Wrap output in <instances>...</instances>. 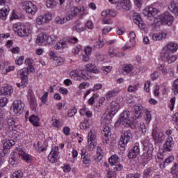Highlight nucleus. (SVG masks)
Masks as SVG:
<instances>
[{"instance_id": "f257e3e1", "label": "nucleus", "mask_w": 178, "mask_h": 178, "mask_svg": "<svg viewBox=\"0 0 178 178\" xmlns=\"http://www.w3.org/2000/svg\"><path fill=\"white\" fill-rule=\"evenodd\" d=\"M134 122V117L131 116L130 111H124L120 115V118L115 122V126H120V124L124 127H131Z\"/></svg>"}, {"instance_id": "f03ea898", "label": "nucleus", "mask_w": 178, "mask_h": 178, "mask_svg": "<svg viewBox=\"0 0 178 178\" xmlns=\"http://www.w3.org/2000/svg\"><path fill=\"white\" fill-rule=\"evenodd\" d=\"M143 14L149 20H153L156 24H158V20L161 15L158 8L152 6H147L143 10Z\"/></svg>"}, {"instance_id": "7ed1b4c3", "label": "nucleus", "mask_w": 178, "mask_h": 178, "mask_svg": "<svg viewBox=\"0 0 178 178\" xmlns=\"http://www.w3.org/2000/svg\"><path fill=\"white\" fill-rule=\"evenodd\" d=\"M13 29L19 37H29L31 34V26L29 24H14Z\"/></svg>"}, {"instance_id": "20e7f679", "label": "nucleus", "mask_w": 178, "mask_h": 178, "mask_svg": "<svg viewBox=\"0 0 178 178\" xmlns=\"http://www.w3.org/2000/svg\"><path fill=\"white\" fill-rule=\"evenodd\" d=\"M83 15H86V8H79L77 6H74L67 11L65 15L67 20H72L74 17H77V16L79 17H83Z\"/></svg>"}, {"instance_id": "39448f33", "label": "nucleus", "mask_w": 178, "mask_h": 178, "mask_svg": "<svg viewBox=\"0 0 178 178\" xmlns=\"http://www.w3.org/2000/svg\"><path fill=\"white\" fill-rule=\"evenodd\" d=\"M143 145L144 147L145 153H143V158L145 162H149L152 159V152L154 151V145L150 143L148 140H145L143 142Z\"/></svg>"}, {"instance_id": "423d86ee", "label": "nucleus", "mask_w": 178, "mask_h": 178, "mask_svg": "<svg viewBox=\"0 0 178 178\" xmlns=\"http://www.w3.org/2000/svg\"><path fill=\"white\" fill-rule=\"evenodd\" d=\"M77 42H79L77 38L70 36L58 42L55 45V48L56 49H64V48H67L70 44H77Z\"/></svg>"}, {"instance_id": "0eeeda50", "label": "nucleus", "mask_w": 178, "mask_h": 178, "mask_svg": "<svg viewBox=\"0 0 178 178\" xmlns=\"http://www.w3.org/2000/svg\"><path fill=\"white\" fill-rule=\"evenodd\" d=\"M133 138V134L131 131L128 130L122 134L120 142L118 143V148L121 151H124L126 149V146L129 144L130 140Z\"/></svg>"}, {"instance_id": "6e6552de", "label": "nucleus", "mask_w": 178, "mask_h": 178, "mask_svg": "<svg viewBox=\"0 0 178 178\" xmlns=\"http://www.w3.org/2000/svg\"><path fill=\"white\" fill-rule=\"evenodd\" d=\"M152 137L156 144H162L165 141V134H163L156 126H153Z\"/></svg>"}, {"instance_id": "1a4fd4ad", "label": "nucleus", "mask_w": 178, "mask_h": 178, "mask_svg": "<svg viewBox=\"0 0 178 178\" xmlns=\"http://www.w3.org/2000/svg\"><path fill=\"white\" fill-rule=\"evenodd\" d=\"M174 20L173 15L169 13V12H165L159 15V19L157 20V24L167 23L168 26H172Z\"/></svg>"}, {"instance_id": "9d476101", "label": "nucleus", "mask_w": 178, "mask_h": 178, "mask_svg": "<svg viewBox=\"0 0 178 178\" xmlns=\"http://www.w3.org/2000/svg\"><path fill=\"white\" fill-rule=\"evenodd\" d=\"M70 76L74 80L81 81V80H87L88 75L86 74V71L82 70H75L70 72Z\"/></svg>"}, {"instance_id": "9b49d317", "label": "nucleus", "mask_w": 178, "mask_h": 178, "mask_svg": "<svg viewBox=\"0 0 178 178\" xmlns=\"http://www.w3.org/2000/svg\"><path fill=\"white\" fill-rule=\"evenodd\" d=\"M108 161L111 166H113L114 170L120 171L123 169V165L120 164V159L119 158V156L116 154L112 155L109 158Z\"/></svg>"}, {"instance_id": "f8f14e48", "label": "nucleus", "mask_w": 178, "mask_h": 178, "mask_svg": "<svg viewBox=\"0 0 178 178\" xmlns=\"http://www.w3.org/2000/svg\"><path fill=\"white\" fill-rule=\"evenodd\" d=\"M22 9L25 10L26 13H29L30 15H34L37 13L38 8L37 6L33 3L31 1H25L22 4Z\"/></svg>"}, {"instance_id": "ddd939ff", "label": "nucleus", "mask_w": 178, "mask_h": 178, "mask_svg": "<svg viewBox=\"0 0 178 178\" xmlns=\"http://www.w3.org/2000/svg\"><path fill=\"white\" fill-rule=\"evenodd\" d=\"M82 72H85L86 74H87V80L90 79V73H94L95 74H99L101 72L99 68H97L95 65L92 63H88L85 65V69L82 70Z\"/></svg>"}, {"instance_id": "4468645a", "label": "nucleus", "mask_w": 178, "mask_h": 178, "mask_svg": "<svg viewBox=\"0 0 178 178\" xmlns=\"http://www.w3.org/2000/svg\"><path fill=\"white\" fill-rule=\"evenodd\" d=\"M52 20V15L49 13L38 16L35 19V23L38 26H44Z\"/></svg>"}, {"instance_id": "2eb2a0df", "label": "nucleus", "mask_w": 178, "mask_h": 178, "mask_svg": "<svg viewBox=\"0 0 178 178\" xmlns=\"http://www.w3.org/2000/svg\"><path fill=\"white\" fill-rule=\"evenodd\" d=\"M24 102L22 100H15L13 103V108L15 115H22L24 111Z\"/></svg>"}, {"instance_id": "dca6fc26", "label": "nucleus", "mask_w": 178, "mask_h": 178, "mask_svg": "<svg viewBox=\"0 0 178 178\" xmlns=\"http://www.w3.org/2000/svg\"><path fill=\"white\" fill-rule=\"evenodd\" d=\"M48 159L52 163H56L59 159V147H53L50 154L48 156Z\"/></svg>"}, {"instance_id": "f3484780", "label": "nucleus", "mask_w": 178, "mask_h": 178, "mask_svg": "<svg viewBox=\"0 0 178 178\" xmlns=\"http://www.w3.org/2000/svg\"><path fill=\"white\" fill-rule=\"evenodd\" d=\"M174 145L175 140H173V138L172 136H168L163 145V149L165 152H170V151L173 149Z\"/></svg>"}, {"instance_id": "a211bd4d", "label": "nucleus", "mask_w": 178, "mask_h": 178, "mask_svg": "<svg viewBox=\"0 0 178 178\" xmlns=\"http://www.w3.org/2000/svg\"><path fill=\"white\" fill-rule=\"evenodd\" d=\"M161 58L163 62H168V63H174L177 60L176 56L170 54L169 52H163Z\"/></svg>"}, {"instance_id": "6ab92c4d", "label": "nucleus", "mask_w": 178, "mask_h": 178, "mask_svg": "<svg viewBox=\"0 0 178 178\" xmlns=\"http://www.w3.org/2000/svg\"><path fill=\"white\" fill-rule=\"evenodd\" d=\"M133 20L134 23H135V24H137L140 30H144V29H145V24H144V21L143 20V19H141V16H140V14L137 13H134Z\"/></svg>"}, {"instance_id": "aec40b11", "label": "nucleus", "mask_w": 178, "mask_h": 178, "mask_svg": "<svg viewBox=\"0 0 178 178\" xmlns=\"http://www.w3.org/2000/svg\"><path fill=\"white\" fill-rule=\"evenodd\" d=\"M178 49V44L177 43H175L173 42H170L166 44V45L163 47V52H172V54H175V52H177Z\"/></svg>"}, {"instance_id": "412c9836", "label": "nucleus", "mask_w": 178, "mask_h": 178, "mask_svg": "<svg viewBox=\"0 0 178 178\" xmlns=\"http://www.w3.org/2000/svg\"><path fill=\"white\" fill-rule=\"evenodd\" d=\"M103 144L106 145L109 143V136H111V128L108 126L105 127L102 131Z\"/></svg>"}, {"instance_id": "4be33fe9", "label": "nucleus", "mask_w": 178, "mask_h": 178, "mask_svg": "<svg viewBox=\"0 0 178 178\" xmlns=\"http://www.w3.org/2000/svg\"><path fill=\"white\" fill-rule=\"evenodd\" d=\"M131 8V3H130V0H123L117 3V9H118V10H120V9H123V10H130Z\"/></svg>"}, {"instance_id": "5701e85b", "label": "nucleus", "mask_w": 178, "mask_h": 178, "mask_svg": "<svg viewBox=\"0 0 178 178\" xmlns=\"http://www.w3.org/2000/svg\"><path fill=\"white\" fill-rule=\"evenodd\" d=\"M140 154V146L134 145L133 148L129 151L128 154V157L130 159H134V158H137L138 155Z\"/></svg>"}, {"instance_id": "b1692460", "label": "nucleus", "mask_w": 178, "mask_h": 178, "mask_svg": "<svg viewBox=\"0 0 178 178\" xmlns=\"http://www.w3.org/2000/svg\"><path fill=\"white\" fill-rule=\"evenodd\" d=\"M13 93V88L10 86H6L1 88L0 95H12Z\"/></svg>"}, {"instance_id": "393cba45", "label": "nucleus", "mask_w": 178, "mask_h": 178, "mask_svg": "<svg viewBox=\"0 0 178 178\" xmlns=\"http://www.w3.org/2000/svg\"><path fill=\"white\" fill-rule=\"evenodd\" d=\"M49 55H50L51 58L52 59H54V60H56L57 62V65L58 66H60V65H63V63H65V59H63V58L56 55V54H55V52L51 51L49 53Z\"/></svg>"}, {"instance_id": "a878e982", "label": "nucleus", "mask_w": 178, "mask_h": 178, "mask_svg": "<svg viewBox=\"0 0 178 178\" xmlns=\"http://www.w3.org/2000/svg\"><path fill=\"white\" fill-rule=\"evenodd\" d=\"M168 9L174 13L176 16H178V4L175 1H171L168 6Z\"/></svg>"}, {"instance_id": "bb28decb", "label": "nucleus", "mask_w": 178, "mask_h": 178, "mask_svg": "<svg viewBox=\"0 0 178 178\" xmlns=\"http://www.w3.org/2000/svg\"><path fill=\"white\" fill-rule=\"evenodd\" d=\"M134 110V116L136 119H138L143 113V106L135 105L133 107Z\"/></svg>"}, {"instance_id": "cd10ccee", "label": "nucleus", "mask_w": 178, "mask_h": 178, "mask_svg": "<svg viewBox=\"0 0 178 178\" xmlns=\"http://www.w3.org/2000/svg\"><path fill=\"white\" fill-rule=\"evenodd\" d=\"M46 40L47 34H45L44 33H40L36 39V43L38 45H42V44H45Z\"/></svg>"}, {"instance_id": "c85d7f7f", "label": "nucleus", "mask_w": 178, "mask_h": 178, "mask_svg": "<svg viewBox=\"0 0 178 178\" xmlns=\"http://www.w3.org/2000/svg\"><path fill=\"white\" fill-rule=\"evenodd\" d=\"M167 35L166 33H154L152 35V40L154 41H161V40H165Z\"/></svg>"}, {"instance_id": "c756f323", "label": "nucleus", "mask_w": 178, "mask_h": 178, "mask_svg": "<svg viewBox=\"0 0 178 178\" xmlns=\"http://www.w3.org/2000/svg\"><path fill=\"white\" fill-rule=\"evenodd\" d=\"M29 122L35 127L40 126V118L35 115H32L29 117Z\"/></svg>"}, {"instance_id": "7c9ffc66", "label": "nucleus", "mask_w": 178, "mask_h": 178, "mask_svg": "<svg viewBox=\"0 0 178 178\" xmlns=\"http://www.w3.org/2000/svg\"><path fill=\"white\" fill-rule=\"evenodd\" d=\"M120 108V106L119 105V103L116 101H113L111 103V110L113 115L119 111Z\"/></svg>"}, {"instance_id": "2f4dec72", "label": "nucleus", "mask_w": 178, "mask_h": 178, "mask_svg": "<svg viewBox=\"0 0 178 178\" xmlns=\"http://www.w3.org/2000/svg\"><path fill=\"white\" fill-rule=\"evenodd\" d=\"M94 159L97 163L102 161V149L99 146H97V155L94 156Z\"/></svg>"}, {"instance_id": "473e14b6", "label": "nucleus", "mask_w": 178, "mask_h": 178, "mask_svg": "<svg viewBox=\"0 0 178 178\" xmlns=\"http://www.w3.org/2000/svg\"><path fill=\"white\" fill-rule=\"evenodd\" d=\"M33 60V59L31 58H26L25 60V63L26 65H27V67L26 68V70H28V74L29 73H33V72H34V67L33 66V65H31V61Z\"/></svg>"}, {"instance_id": "72a5a7b5", "label": "nucleus", "mask_w": 178, "mask_h": 178, "mask_svg": "<svg viewBox=\"0 0 178 178\" xmlns=\"http://www.w3.org/2000/svg\"><path fill=\"white\" fill-rule=\"evenodd\" d=\"M30 106L33 111H35V109H37V100L35 99V97L34 95L30 96Z\"/></svg>"}, {"instance_id": "f704fd0d", "label": "nucleus", "mask_w": 178, "mask_h": 178, "mask_svg": "<svg viewBox=\"0 0 178 178\" xmlns=\"http://www.w3.org/2000/svg\"><path fill=\"white\" fill-rule=\"evenodd\" d=\"M8 15H9V9L3 8L0 10V19H1V20H6Z\"/></svg>"}, {"instance_id": "c9c22d12", "label": "nucleus", "mask_w": 178, "mask_h": 178, "mask_svg": "<svg viewBox=\"0 0 178 178\" xmlns=\"http://www.w3.org/2000/svg\"><path fill=\"white\" fill-rule=\"evenodd\" d=\"M18 77L20 79H24L26 78L29 76L28 70L26 68H23L20 70L17 73Z\"/></svg>"}, {"instance_id": "e433bc0d", "label": "nucleus", "mask_w": 178, "mask_h": 178, "mask_svg": "<svg viewBox=\"0 0 178 178\" xmlns=\"http://www.w3.org/2000/svg\"><path fill=\"white\" fill-rule=\"evenodd\" d=\"M15 144H16V142H15V140H8L7 141H6L3 143V147L6 149H10V148H12V147H13V145H15Z\"/></svg>"}, {"instance_id": "4c0bfd02", "label": "nucleus", "mask_w": 178, "mask_h": 178, "mask_svg": "<svg viewBox=\"0 0 178 178\" xmlns=\"http://www.w3.org/2000/svg\"><path fill=\"white\" fill-rule=\"evenodd\" d=\"M95 140H97V133L95 131H90L88 136V141L95 143Z\"/></svg>"}, {"instance_id": "58836bf2", "label": "nucleus", "mask_w": 178, "mask_h": 178, "mask_svg": "<svg viewBox=\"0 0 178 178\" xmlns=\"http://www.w3.org/2000/svg\"><path fill=\"white\" fill-rule=\"evenodd\" d=\"M108 55L111 58H115V56H118V53L116 51V49L113 47H109Z\"/></svg>"}, {"instance_id": "ea45409f", "label": "nucleus", "mask_w": 178, "mask_h": 178, "mask_svg": "<svg viewBox=\"0 0 178 178\" xmlns=\"http://www.w3.org/2000/svg\"><path fill=\"white\" fill-rule=\"evenodd\" d=\"M138 129L143 134H145V133H147V127H145V124H144V122L138 124Z\"/></svg>"}, {"instance_id": "a19ab883", "label": "nucleus", "mask_w": 178, "mask_h": 178, "mask_svg": "<svg viewBox=\"0 0 178 178\" xmlns=\"http://www.w3.org/2000/svg\"><path fill=\"white\" fill-rule=\"evenodd\" d=\"M81 159L84 165H88L91 162V156L89 154L81 156Z\"/></svg>"}, {"instance_id": "79ce46f5", "label": "nucleus", "mask_w": 178, "mask_h": 178, "mask_svg": "<svg viewBox=\"0 0 178 178\" xmlns=\"http://www.w3.org/2000/svg\"><path fill=\"white\" fill-rule=\"evenodd\" d=\"M90 127V122H88V120H84L80 124V129L81 130H86V129H88Z\"/></svg>"}, {"instance_id": "37998d69", "label": "nucleus", "mask_w": 178, "mask_h": 178, "mask_svg": "<svg viewBox=\"0 0 178 178\" xmlns=\"http://www.w3.org/2000/svg\"><path fill=\"white\" fill-rule=\"evenodd\" d=\"M58 3L55 0H47V8H50L51 9H54L56 8Z\"/></svg>"}, {"instance_id": "c03bdc74", "label": "nucleus", "mask_w": 178, "mask_h": 178, "mask_svg": "<svg viewBox=\"0 0 178 178\" xmlns=\"http://www.w3.org/2000/svg\"><path fill=\"white\" fill-rule=\"evenodd\" d=\"M133 69H134V67L131 64H125L123 66V71L125 72V73H130Z\"/></svg>"}, {"instance_id": "a18cd8bd", "label": "nucleus", "mask_w": 178, "mask_h": 178, "mask_svg": "<svg viewBox=\"0 0 178 178\" xmlns=\"http://www.w3.org/2000/svg\"><path fill=\"white\" fill-rule=\"evenodd\" d=\"M67 18L66 17V15H65V17L64 18H60V17H56V19H55V22L56 23H57V24H65V23H66V22H67Z\"/></svg>"}, {"instance_id": "49530a36", "label": "nucleus", "mask_w": 178, "mask_h": 178, "mask_svg": "<svg viewBox=\"0 0 178 178\" xmlns=\"http://www.w3.org/2000/svg\"><path fill=\"white\" fill-rule=\"evenodd\" d=\"M12 178H23V171H22V170L15 171L13 174Z\"/></svg>"}, {"instance_id": "de8ad7c7", "label": "nucleus", "mask_w": 178, "mask_h": 178, "mask_svg": "<svg viewBox=\"0 0 178 178\" xmlns=\"http://www.w3.org/2000/svg\"><path fill=\"white\" fill-rule=\"evenodd\" d=\"M157 69L158 70L162 72L164 76H166V74H168V70L166 69V67H165V65L162 64H159L157 66Z\"/></svg>"}, {"instance_id": "09e8293b", "label": "nucleus", "mask_w": 178, "mask_h": 178, "mask_svg": "<svg viewBox=\"0 0 178 178\" xmlns=\"http://www.w3.org/2000/svg\"><path fill=\"white\" fill-rule=\"evenodd\" d=\"M119 93V91L118 90H110L107 92L106 94V98H112V97H115V95H118V94Z\"/></svg>"}, {"instance_id": "8fccbe9b", "label": "nucleus", "mask_w": 178, "mask_h": 178, "mask_svg": "<svg viewBox=\"0 0 178 178\" xmlns=\"http://www.w3.org/2000/svg\"><path fill=\"white\" fill-rule=\"evenodd\" d=\"M76 113H77V108H76V107H73L68 111L67 115L69 116V118H73V116H74Z\"/></svg>"}, {"instance_id": "3c124183", "label": "nucleus", "mask_w": 178, "mask_h": 178, "mask_svg": "<svg viewBox=\"0 0 178 178\" xmlns=\"http://www.w3.org/2000/svg\"><path fill=\"white\" fill-rule=\"evenodd\" d=\"M15 70V66H8L5 70H2V74H8V73H10V72H13Z\"/></svg>"}, {"instance_id": "603ef678", "label": "nucleus", "mask_w": 178, "mask_h": 178, "mask_svg": "<svg viewBox=\"0 0 178 178\" xmlns=\"http://www.w3.org/2000/svg\"><path fill=\"white\" fill-rule=\"evenodd\" d=\"M170 172L172 175H177L178 174V164L177 163H175L171 168Z\"/></svg>"}, {"instance_id": "864d4df0", "label": "nucleus", "mask_w": 178, "mask_h": 178, "mask_svg": "<svg viewBox=\"0 0 178 178\" xmlns=\"http://www.w3.org/2000/svg\"><path fill=\"white\" fill-rule=\"evenodd\" d=\"M99 95L98 94H95L92 95V97H91L88 101V104L89 105H94V102H95V98H98Z\"/></svg>"}, {"instance_id": "5fc2aeb1", "label": "nucleus", "mask_w": 178, "mask_h": 178, "mask_svg": "<svg viewBox=\"0 0 178 178\" xmlns=\"http://www.w3.org/2000/svg\"><path fill=\"white\" fill-rule=\"evenodd\" d=\"M138 90V86L137 85H131L128 88V92H136Z\"/></svg>"}, {"instance_id": "6e6d98bb", "label": "nucleus", "mask_w": 178, "mask_h": 178, "mask_svg": "<svg viewBox=\"0 0 178 178\" xmlns=\"http://www.w3.org/2000/svg\"><path fill=\"white\" fill-rule=\"evenodd\" d=\"M8 162L10 165L15 166V165H17L19 163V160H17L16 157H11Z\"/></svg>"}, {"instance_id": "4d7b16f0", "label": "nucleus", "mask_w": 178, "mask_h": 178, "mask_svg": "<svg viewBox=\"0 0 178 178\" xmlns=\"http://www.w3.org/2000/svg\"><path fill=\"white\" fill-rule=\"evenodd\" d=\"M55 41V36L54 35H50L48 36L47 35L45 44H52L53 42Z\"/></svg>"}, {"instance_id": "13d9d810", "label": "nucleus", "mask_w": 178, "mask_h": 178, "mask_svg": "<svg viewBox=\"0 0 178 178\" xmlns=\"http://www.w3.org/2000/svg\"><path fill=\"white\" fill-rule=\"evenodd\" d=\"M8 104V98L6 97H1L0 98V106H6Z\"/></svg>"}, {"instance_id": "bf43d9fd", "label": "nucleus", "mask_w": 178, "mask_h": 178, "mask_svg": "<svg viewBox=\"0 0 178 178\" xmlns=\"http://www.w3.org/2000/svg\"><path fill=\"white\" fill-rule=\"evenodd\" d=\"M94 143L95 142L88 140V149H89V151H94V148H95Z\"/></svg>"}, {"instance_id": "052dcab7", "label": "nucleus", "mask_w": 178, "mask_h": 178, "mask_svg": "<svg viewBox=\"0 0 178 178\" xmlns=\"http://www.w3.org/2000/svg\"><path fill=\"white\" fill-rule=\"evenodd\" d=\"M38 149L40 152H43V151L47 150V146H44L40 142H38Z\"/></svg>"}, {"instance_id": "680f3d73", "label": "nucleus", "mask_w": 178, "mask_h": 178, "mask_svg": "<svg viewBox=\"0 0 178 178\" xmlns=\"http://www.w3.org/2000/svg\"><path fill=\"white\" fill-rule=\"evenodd\" d=\"M116 170L115 171H107V178H115Z\"/></svg>"}, {"instance_id": "e2e57ef3", "label": "nucleus", "mask_w": 178, "mask_h": 178, "mask_svg": "<svg viewBox=\"0 0 178 178\" xmlns=\"http://www.w3.org/2000/svg\"><path fill=\"white\" fill-rule=\"evenodd\" d=\"M52 124L54 127H57L58 129H59V127H62V122H60V120H55Z\"/></svg>"}, {"instance_id": "0e129e2a", "label": "nucleus", "mask_w": 178, "mask_h": 178, "mask_svg": "<svg viewBox=\"0 0 178 178\" xmlns=\"http://www.w3.org/2000/svg\"><path fill=\"white\" fill-rule=\"evenodd\" d=\"M24 60V56H21L18 59L15 60L16 65L20 66V65H23V61Z\"/></svg>"}, {"instance_id": "69168bd1", "label": "nucleus", "mask_w": 178, "mask_h": 178, "mask_svg": "<svg viewBox=\"0 0 178 178\" xmlns=\"http://www.w3.org/2000/svg\"><path fill=\"white\" fill-rule=\"evenodd\" d=\"M145 121L147 123H149L151 122V119H152V117L151 115V113L149 111H146V116L145 118Z\"/></svg>"}, {"instance_id": "338daca9", "label": "nucleus", "mask_w": 178, "mask_h": 178, "mask_svg": "<svg viewBox=\"0 0 178 178\" xmlns=\"http://www.w3.org/2000/svg\"><path fill=\"white\" fill-rule=\"evenodd\" d=\"M102 70H103L104 73H106V74H108L111 70H112L111 66H106V67H102Z\"/></svg>"}, {"instance_id": "774afa93", "label": "nucleus", "mask_w": 178, "mask_h": 178, "mask_svg": "<svg viewBox=\"0 0 178 178\" xmlns=\"http://www.w3.org/2000/svg\"><path fill=\"white\" fill-rule=\"evenodd\" d=\"M126 178H140V174L139 173L129 174L127 175Z\"/></svg>"}]
</instances>
